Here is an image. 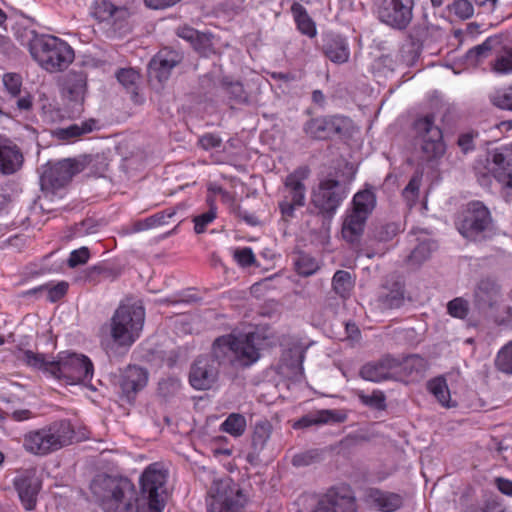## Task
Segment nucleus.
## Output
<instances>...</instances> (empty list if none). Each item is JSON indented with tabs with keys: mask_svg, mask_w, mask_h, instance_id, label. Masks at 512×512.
Returning <instances> with one entry per match:
<instances>
[{
	"mask_svg": "<svg viewBox=\"0 0 512 512\" xmlns=\"http://www.w3.org/2000/svg\"><path fill=\"white\" fill-rule=\"evenodd\" d=\"M166 473L158 463L150 464L140 477V493L126 478L106 477L101 497L104 512H162L165 507Z\"/></svg>",
	"mask_w": 512,
	"mask_h": 512,
	"instance_id": "nucleus-1",
	"label": "nucleus"
},
{
	"mask_svg": "<svg viewBox=\"0 0 512 512\" xmlns=\"http://www.w3.org/2000/svg\"><path fill=\"white\" fill-rule=\"evenodd\" d=\"M259 340L255 333L223 335L212 344L211 355H201L193 363L189 382L197 390L210 389L217 381L219 367H249L260 359Z\"/></svg>",
	"mask_w": 512,
	"mask_h": 512,
	"instance_id": "nucleus-2",
	"label": "nucleus"
},
{
	"mask_svg": "<svg viewBox=\"0 0 512 512\" xmlns=\"http://www.w3.org/2000/svg\"><path fill=\"white\" fill-rule=\"evenodd\" d=\"M21 360L29 367L74 385L92 380L94 366L89 357L75 352H60L57 359L31 350L23 351Z\"/></svg>",
	"mask_w": 512,
	"mask_h": 512,
	"instance_id": "nucleus-3",
	"label": "nucleus"
},
{
	"mask_svg": "<svg viewBox=\"0 0 512 512\" xmlns=\"http://www.w3.org/2000/svg\"><path fill=\"white\" fill-rule=\"evenodd\" d=\"M19 39L28 47L32 58L48 72L63 71L74 60L72 47L56 36L26 30Z\"/></svg>",
	"mask_w": 512,
	"mask_h": 512,
	"instance_id": "nucleus-4",
	"label": "nucleus"
},
{
	"mask_svg": "<svg viewBox=\"0 0 512 512\" xmlns=\"http://www.w3.org/2000/svg\"><path fill=\"white\" fill-rule=\"evenodd\" d=\"M144 320L145 310L140 303L122 302L110 320V339H102V345L107 351L113 345L130 348L140 337Z\"/></svg>",
	"mask_w": 512,
	"mask_h": 512,
	"instance_id": "nucleus-5",
	"label": "nucleus"
},
{
	"mask_svg": "<svg viewBox=\"0 0 512 512\" xmlns=\"http://www.w3.org/2000/svg\"><path fill=\"white\" fill-rule=\"evenodd\" d=\"M73 437L71 422L63 419L27 432L23 437V447L31 454L45 456L69 445Z\"/></svg>",
	"mask_w": 512,
	"mask_h": 512,
	"instance_id": "nucleus-6",
	"label": "nucleus"
},
{
	"mask_svg": "<svg viewBox=\"0 0 512 512\" xmlns=\"http://www.w3.org/2000/svg\"><path fill=\"white\" fill-rule=\"evenodd\" d=\"M376 206V195L371 189L358 191L352 200V208L346 211L341 229L342 238L354 245L360 242L369 215Z\"/></svg>",
	"mask_w": 512,
	"mask_h": 512,
	"instance_id": "nucleus-7",
	"label": "nucleus"
},
{
	"mask_svg": "<svg viewBox=\"0 0 512 512\" xmlns=\"http://www.w3.org/2000/svg\"><path fill=\"white\" fill-rule=\"evenodd\" d=\"M89 14L108 37H120L129 30L130 11L120 0H92Z\"/></svg>",
	"mask_w": 512,
	"mask_h": 512,
	"instance_id": "nucleus-8",
	"label": "nucleus"
},
{
	"mask_svg": "<svg viewBox=\"0 0 512 512\" xmlns=\"http://www.w3.org/2000/svg\"><path fill=\"white\" fill-rule=\"evenodd\" d=\"M89 14L108 37H120L129 30L130 11L120 0H92Z\"/></svg>",
	"mask_w": 512,
	"mask_h": 512,
	"instance_id": "nucleus-9",
	"label": "nucleus"
},
{
	"mask_svg": "<svg viewBox=\"0 0 512 512\" xmlns=\"http://www.w3.org/2000/svg\"><path fill=\"white\" fill-rule=\"evenodd\" d=\"M247 498L230 477L214 480L207 497L209 512H244Z\"/></svg>",
	"mask_w": 512,
	"mask_h": 512,
	"instance_id": "nucleus-10",
	"label": "nucleus"
},
{
	"mask_svg": "<svg viewBox=\"0 0 512 512\" xmlns=\"http://www.w3.org/2000/svg\"><path fill=\"white\" fill-rule=\"evenodd\" d=\"M310 170L307 166H300L289 173L283 180V186L279 189V210L283 218H293L295 210L303 207L306 202L305 181Z\"/></svg>",
	"mask_w": 512,
	"mask_h": 512,
	"instance_id": "nucleus-11",
	"label": "nucleus"
},
{
	"mask_svg": "<svg viewBox=\"0 0 512 512\" xmlns=\"http://www.w3.org/2000/svg\"><path fill=\"white\" fill-rule=\"evenodd\" d=\"M491 214L486 206L479 201L467 204L456 225L459 233L466 239L477 241L485 237L490 228Z\"/></svg>",
	"mask_w": 512,
	"mask_h": 512,
	"instance_id": "nucleus-12",
	"label": "nucleus"
},
{
	"mask_svg": "<svg viewBox=\"0 0 512 512\" xmlns=\"http://www.w3.org/2000/svg\"><path fill=\"white\" fill-rule=\"evenodd\" d=\"M352 129V120L342 115L319 116L308 120L303 126L306 136L315 140H327L335 135L346 136Z\"/></svg>",
	"mask_w": 512,
	"mask_h": 512,
	"instance_id": "nucleus-13",
	"label": "nucleus"
},
{
	"mask_svg": "<svg viewBox=\"0 0 512 512\" xmlns=\"http://www.w3.org/2000/svg\"><path fill=\"white\" fill-rule=\"evenodd\" d=\"M312 512H358L355 492L345 483L333 485L319 497Z\"/></svg>",
	"mask_w": 512,
	"mask_h": 512,
	"instance_id": "nucleus-14",
	"label": "nucleus"
},
{
	"mask_svg": "<svg viewBox=\"0 0 512 512\" xmlns=\"http://www.w3.org/2000/svg\"><path fill=\"white\" fill-rule=\"evenodd\" d=\"M82 169V163L74 159H63L54 164H48L40 177L41 188L55 193L65 187Z\"/></svg>",
	"mask_w": 512,
	"mask_h": 512,
	"instance_id": "nucleus-15",
	"label": "nucleus"
},
{
	"mask_svg": "<svg viewBox=\"0 0 512 512\" xmlns=\"http://www.w3.org/2000/svg\"><path fill=\"white\" fill-rule=\"evenodd\" d=\"M418 137H421L423 160L433 162L445 153V144L441 129L434 124L433 116L418 119Z\"/></svg>",
	"mask_w": 512,
	"mask_h": 512,
	"instance_id": "nucleus-16",
	"label": "nucleus"
},
{
	"mask_svg": "<svg viewBox=\"0 0 512 512\" xmlns=\"http://www.w3.org/2000/svg\"><path fill=\"white\" fill-rule=\"evenodd\" d=\"M346 197L344 184L336 179L325 178L313 192L312 201L322 213L334 214Z\"/></svg>",
	"mask_w": 512,
	"mask_h": 512,
	"instance_id": "nucleus-17",
	"label": "nucleus"
},
{
	"mask_svg": "<svg viewBox=\"0 0 512 512\" xmlns=\"http://www.w3.org/2000/svg\"><path fill=\"white\" fill-rule=\"evenodd\" d=\"M414 0H384L377 9L378 19L391 27L404 29L413 16Z\"/></svg>",
	"mask_w": 512,
	"mask_h": 512,
	"instance_id": "nucleus-18",
	"label": "nucleus"
},
{
	"mask_svg": "<svg viewBox=\"0 0 512 512\" xmlns=\"http://www.w3.org/2000/svg\"><path fill=\"white\" fill-rule=\"evenodd\" d=\"M502 300V288L498 281L491 277L480 279L473 290V304L475 308L488 313L496 311Z\"/></svg>",
	"mask_w": 512,
	"mask_h": 512,
	"instance_id": "nucleus-19",
	"label": "nucleus"
},
{
	"mask_svg": "<svg viewBox=\"0 0 512 512\" xmlns=\"http://www.w3.org/2000/svg\"><path fill=\"white\" fill-rule=\"evenodd\" d=\"M512 151L496 149L487 159V170L504 188L512 189Z\"/></svg>",
	"mask_w": 512,
	"mask_h": 512,
	"instance_id": "nucleus-20",
	"label": "nucleus"
},
{
	"mask_svg": "<svg viewBox=\"0 0 512 512\" xmlns=\"http://www.w3.org/2000/svg\"><path fill=\"white\" fill-rule=\"evenodd\" d=\"M14 486L19 499L28 511L33 510L37 503V495L41 489V481L35 470H25L14 478Z\"/></svg>",
	"mask_w": 512,
	"mask_h": 512,
	"instance_id": "nucleus-21",
	"label": "nucleus"
},
{
	"mask_svg": "<svg viewBox=\"0 0 512 512\" xmlns=\"http://www.w3.org/2000/svg\"><path fill=\"white\" fill-rule=\"evenodd\" d=\"M87 88V78L83 72H70L63 83V96L71 106L73 114L83 111V103Z\"/></svg>",
	"mask_w": 512,
	"mask_h": 512,
	"instance_id": "nucleus-22",
	"label": "nucleus"
},
{
	"mask_svg": "<svg viewBox=\"0 0 512 512\" xmlns=\"http://www.w3.org/2000/svg\"><path fill=\"white\" fill-rule=\"evenodd\" d=\"M180 62V56L177 52L167 48L160 50L150 61L148 66V76L151 81L157 80L159 83L166 81L172 69Z\"/></svg>",
	"mask_w": 512,
	"mask_h": 512,
	"instance_id": "nucleus-23",
	"label": "nucleus"
},
{
	"mask_svg": "<svg viewBox=\"0 0 512 512\" xmlns=\"http://www.w3.org/2000/svg\"><path fill=\"white\" fill-rule=\"evenodd\" d=\"M401 366V362L391 356H385L379 361L369 362L362 366L360 376L367 381L382 382L389 379L394 370Z\"/></svg>",
	"mask_w": 512,
	"mask_h": 512,
	"instance_id": "nucleus-24",
	"label": "nucleus"
},
{
	"mask_svg": "<svg viewBox=\"0 0 512 512\" xmlns=\"http://www.w3.org/2000/svg\"><path fill=\"white\" fill-rule=\"evenodd\" d=\"M147 382V370L136 365H130L121 375L120 387L127 400L131 401L147 385Z\"/></svg>",
	"mask_w": 512,
	"mask_h": 512,
	"instance_id": "nucleus-25",
	"label": "nucleus"
},
{
	"mask_svg": "<svg viewBox=\"0 0 512 512\" xmlns=\"http://www.w3.org/2000/svg\"><path fill=\"white\" fill-rule=\"evenodd\" d=\"M24 157L19 147L7 138L0 137V174L12 175L23 165Z\"/></svg>",
	"mask_w": 512,
	"mask_h": 512,
	"instance_id": "nucleus-26",
	"label": "nucleus"
},
{
	"mask_svg": "<svg viewBox=\"0 0 512 512\" xmlns=\"http://www.w3.org/2000/svg\"><path fill=\"white\" fill-rule=\"evenodd\" d=\"M366 502L381 512H394L403 504L401 495L372 488L367 492Z\"/></svg>",
	"mask_w": 512,
	"mask_h": 512,
	"instance_id": "nucleus-27",
	"label": "nucleus"
},
{
	"mask_svg": "<svg viewBox=\"0 0 512 512\" xmlns=\"http://www.w3.org/2000/svg\"><path fill=\"white\" fill-rule=\"evenodd\" d=\"M323 50L326 57L333 63H345L350 57V49L347 39L338 34L328 35L325 38Z\"/></svg>",
	"mask_w": 512,
	"mask_h": 512,
	"instance_id": "nucleus-28",
	"label": "nucleus"
},
{
	"mask_svg": "<svg viewBox=\"0 0 512 512\" xmlns=\"http://www.w3.org/2000/svg\"><path fill=\"white\" fill-rule=\"evenodd\" d=\"M346 419L347 415L343 411L324 409L303 416L294 424V427L307 428L313 425L343 423Z\"/></svg>",
	"mask_w": 512,
	"mask_h": 512,
	"instance_id": "nucleus-29",
	"label": "nucleus"
},
{
	"mask_svg": "<svg viewBox=\"0 0 512 512\" xmlns=\"http://www.w3.org/2000/svg\"><path fill=\"white\" fill-rule=\"evenodd\" d=\"M291 13L293 15L294 21L297 25L298 30L310 37L313 38L317 34V29L315 22L309 16L306 8L298 2H294L291 6Z\"/></svg>",
	"mask_w": 512,
	"mask_h": 512,
	"instance_id": "nucleus-30",
	"label": "nucleus"
},
{
	"mask_svg": "<svg viewBox=\"0 0 512 512\" xmlns=\"http://www.w3.org/2000/svg\"><path fill=\"white\" fill-rule=\"evenodd\" d=\"M502 38L500 36L488 37L483 43L471 48L466 54L467 60L472 64H477L490 56L491 52H496L500 47Z\"/></svg>",
	"mask_w": 512,
	"mask_h": 512,
	"instance_id": "nucleus-31",
	"label": "nucleus"
},
{
	"mask_svg": "<svg viewBox=\"0 0 512 512\" xmlns=\"http://www.w3.org/2000/svg\"><path fill=\"white\" fill-rule=\"evenodd\" d=\"M273 427L268 420L257 421L252 432V449L254 454L259 455L266 447L271 438Z\"/></svg>",
	"mask_w": 512,
	"mask_h": 512,
	"instance_id": "nucleus-32",
	"label": "nucleus"
},
{
	"mask_svg": "<svg viewBox=\"0 0 512 512\" xmlns=\"http://www.w3.org/2000/svg\"><path fill=\"white\" fill-rule=\"evenodd\" d=\"M96 122L93 119L83 121L79 124H71L67 127L58 128L54 135L60 140L70 141L82 135L88 134L94 130Z\"/></svg>",
	"mask_w": 512,
	"mask_h": 512,
	"instance_id": "nucleus-33",
	"label": "nucleus"
},
{
	"mask_svg": "<svg viewBox=\"0 0 512 512\" xmlns=\"http://www.w3.org/2000/svg\"><path fill=\"white\" fill-rule=\"evenodd\" d=\"M427 388L443 407L450 408L456 406L451 400L448 385L443 377H436L430 380L427 383Z\"/></svg>",
	"mask_w": 512,
	"mask_h": 512,
	"instance_id": "nucleus-34",
	"label": "nucleus"
},
{
	"mask_svg": "<svg viewBox=\"0 0 512 512\" xmlns=\"http://www.w3.org/2000/svg\"><path fill=\"white\" fill-rule=\"evenodd\" d=\"M176 208L170 207L163 211L157 212L146 219L139 221L135 224V231H143L159 226H163L169 223V220L175 216Z\"/></svg>",
	"mask_w": 512,
	"mask_h": 512,
	"instance_id": "nucleus-35",
	"label": "nucleus"
},
{
	"mask_svg": "<svg viewBox=\"0 0 512 512\" xmlns=\"http://www.w3.org/2000/svg\"><path fill=\"white\" fill-rule=\"evenodd\" d=\"M247 427L246 418L240 413H231L220 424V430L237 438L242 436Z\"/></svg>",
	"mask_w": 512,
	"mask_h": 512,
	"instance_id": "nucleus-36",
	"label": "nucleus"
},
{
	"mask_svg": "<svg viewBox=\"0 0 512 512\" xmlns=\"http://www.w3.org/2000/svg\"><path fill=\"white\" fill-rule=\"evenodd\" d=\"M332 287L334 292L341 298H348L354 287V280L350 272L345 270L336 271L332 278Z\"/></svg>",
	"mask_w": 512,
	"mask_h": 512,
	"instance_id": "nucleus-37",
	"label": "nucleus"
},
{
	"mask_svg": "<svg viewBox=\"0 0 512 512\" xmlns=\"http://www.w3.org/2000/svg\"><path fill=\"white\" fill-rule=\"evenodd\" d=\"M496 58L492 64V69L498 74L512 73V46H502L496 50Z\"/></svg>",
	"mask_w": 512,
	"mask_h": 512,
	"instance_id": "nucleus-38",
	"label": "nucleus"
},
{
	"mask_svg": "<svg viewBox=\"0 0 512 512\" xmlns=\"http://www.w3.org/2000/svg\"><path fill=\"white\" fill-rule=\"evenodd\" d=\"M294 263L297 273L304 277L315 274L320 268L319 261L315 257L304 252L297 255Z\"/></svg>",
	"mask_w": 512,
	"mask_h": 512,
	"instance_id": "nucleus-39",
	"label": "nucleus"
},
{
	"mask_svg": "<svg viewBox=\"0 0 512 512\" xmlns=\"http://www.w3.org/2000/svg\"><path fill=\"white\" fill-rule=\"evenodd\" d=\"M207 203L209 205V210L195 216L193 218L194 222V231L197 234H201L205 232L206 227L211 224L217 217V207L213 198L208 197Z\"/></svg>",
	"mask_w": 512,
	"mask_h": 512,
	"instance_id": "nucleus-40",
	"label": "nucleus"
},
{
	"mask_svg": "<svg viewBox=\"0 0 512 512\" xmlns=\"http://www.w3.org/2000/svg\"><path fill=\"white\" fill-rule=\"evenodd\" d=\"M357 397L360 402L370 408L376 410H384L386 407V397L380 390H374L371 394H366L360 390L357 392Z\"/></svg>",
	"mask_w": 512,
	"mask_h": 512,
	"instance_id": "nucleus-41",
	"label": "nucleus"
},
{
	"mask_svg": "<svg viewBox=\"0 0 512 512\" xmlns=\"http://www.w3.org/2000/svg\"><path fill=\"white\" fill-rule=\"evenodd\" d=\"M447 9L460 20L470 19L474 15L473 2L469 0H454Z\"/></svg>",
	"mask_w": 512,
	"mask_h": 512,
	"instance_id": "nucleus-42",
	"label": "nucleus"
},
{
	"mask_svg": "<svg viewBox=\"0 0 512 512\" xmlns=\"http://www.w3.org/2000/svg\"><path fill=\"white\" fill-rule=\"evenodd\" d=\"M223 88L225 93L231 100L236 103L242 104L248 101V94L245 91L243 84L239 81H224Z\"/></svg>",
	"mask_w": 512,
	"mask_h": 512,
	"instance_id": "nucleus-43",
	"label": "nucleus"
},
{
	"mask_svg": "<svg viewBox=\"0 0 512 512\" xmlns=\"http://www.w3.org/2000/svg\"><path fill=\"white\" fill-rule=\"evenodd\" d=\"M496 368L505 373L512 374V341L498 352L495 359Z\"/></svg>",
	"mask_w": 512,
	"mask_h": 512,
	"instance_id": "nucleus-44",
	"label": "nucleus"
},
{
	"mask_svg": "<svg viewBox=\"0 0 512 512\" xmlns=\"http://www.w3.org/2000/svg\"><path fill=\"white\" fill-rule=\"evenodd\" d=\"M491 102L500 109L512 111V84L497 90L491 96Z\"/></svg>",
	"mask_w": 512,
	"mask_h": 512,
	"instance_id": "nucleus-45",
	"label": "nucleus"
},
{
	"mask_svg": "<svg viewBox=\"0 0 512 512\" xmlns=\"http://www.w3.org/2000/svg\"><path fill=\"white\" fill-rule=\"evenodd\" d=\"M116 77L121 85L127 90L134 92L140 75L133 68H123L117 72Z\"/></svg>",
	"mask_w": 512,
	"mask_h": 512,
	"instance_id": "nucleus-46",
	"label": "nucleus"
},
{
	"mask_svg": "<svg viewBox=\"0 0 512 512\" xmlns=\"http://www.w3.org/2000/svg\"><path fill=\"white\" fill-rule=\"evenodd\" d=\"M181 389V382L178 378L168 377L162 379L158 384V392L164 398L176 395Z\"/></svg>",
	"mask_w": 512,
	"mask_h": 512,
	"instance_id": "nucleus-47",
	"label": "nucleus"
},
{
	"mask_svg": "<svg viewBox=\"0 0 512 512\" xmlns=\"http://www.w3.org/2000/svg\"><path fill=\"white\" fill-rule=\"evenodd\" d=\"M68 288V283L65 281H61L58 282L56 285L47 284L41 286L39 289L47 291V298L50 302H57L66 295Z\"/></svg>",
	"mask_w": 512,
	"mask_h": 512,
	"instance_id": "nucleus-48",
	"label": "nucleus"
},
{
	"mask_svg": "<svg viewBox=\"0 0 512 512\" xmlns=\"http://www.w3.org/2000/svg\"><path fill=\"white\" fill-rule=\"evenodd\" d=\"M3 84L12 97H18L21 92L22 78L16 73H6L3 76Z\"/></svg>",
	"mask_w": 512,
	"mask_h": 512,
	"instance_id": "nucleus-49",
	"label": "nucleus"
},
{
	"mask_svg": "<svg viewBox=\"0 0 512 512\" xmlns=\"http://www.w3.org/2000/svg\"><path fill=\"white\" fill-rule=\"evenodd\" d=\"M448 313L455 318L464 319L468 315V302L461 298H455L447 304Z\"/></svg>",
	"mask_w": 512,
	"mask_h": 512,
	"instance_id": "nucleus-50",
	"label": "nucleus"
},
{
	"mask_svg": "<svg viewBox=\"0 0 512 512\" xmlns=\"http://www.w3.org/2000/svg\"><path fill=\"white\" fill-rule=\"evenodd\" d=\"M402 198L411 211L416 205V171L411 176L409 183L402 191Z\"/></svg>",
	"mask_w": 512,
	"mask_h": 512,
	"instance_id": "nucleus-51",
	"label": "nucleus"
},
{
	"mask_svg": "<svg viewBox=\"0 0 512 512\" xmlns=\"http://www.w3.org/2000/svg\"><path fill=\"white\" fill-rule=\"evenodd\" d=\"M89 258H90L89 249L87 247L83 246L79 249L73 250L70 253L69 258L67 260V264L70 268H75L79 265H83V264L87 263Z\"/></svg>",
	"mask_w": 512,
	"mask_h": 512,
	"instance_id": "nucleus-52",
	"label": "nucleus"
},
{
	"mask_svg": "<svg viewBox=\"0 0 512 512\" xmlns=\"http://www.w3.org/2000/svg\"><path fill=\"white\" fill-rule=\"evenodd\" d=\"M436 248L437 244L432 239L418 237V261L428 259Z\"/></svg>",
	"mask_w": 512,
	"mask_h": 512,
	"instance_id": "nucleus-53",
	"label": "nucleus"
},
{
	"mask_svg": "<svg viewBox=\"0 0 512 512\" xmlns=\"http://www.w3.org/2000/svg\"><path fill=\"white\" fill-rule=\"evenodd\" d=\"M234 258L242 267H249L255 262V255L250 247L237 249L234 253Z\"/></svg>",
	"mask_w": 512,
	"mask_h": 512,
	"instance_id": "nucleus-54",
	"label": "nucleus"
},
{
	"mask_svg": "<svg viewBox=\"0 0 512 512\" xmlns=\"http://www.w3.org/2000/svg\"><path fill=\"white\" fill-rule=\"evenodd\" d=\"M317 457L318 453L316 450L305 451L295 454L292 458V464L295 467L308 466L314 463Z\"/></svg>",
	"mask_w": 512,
	"mask_h": 512,
	"instance_id": "nucleus-55",
	"label": "nucleus"
},
{
	"mask_svg": "<svg viewBox=\"0 0 512 512\" xmlns=\"http://www.w3.org/2000/svg\"><path fill=\"white\" fill-rule=\"evenodd\" d=\"M177 35L190 42L195 48L197 47V42L200 39V34L197 30L189 26H182L177 29Z\"/></svg>",
	"mask_w": 512,
	"mask_h": 512,
	"instance_id": "nucleus-56",
	"label": "nucleus"
},
{
	"mask_svg": "<svg viewBox=\"0 0 512 512\" xmlns=\"http://www.w3.org/2000/svg\"><path fill=\"white\" fill-rule=\"evenodd\" d=\"M221 142H222V140L219 136H217L215 134H211V133L203 135L202 137L199 138V141H198L199 145L204 150L218 148L221 146Z\"/></svg>",
	"mask_w": 512,
	"mask_h": 512,
	"instance_id": "nucleus-57",
	"label": "nucleus"
},
{
	"mask_svg": "<svg viewBox=\"0 0 512 512\" xmlns=\"http://www.w3.org/2000/svg\"><path fill=\"white\" fill-rule=\"evenodd\" d=\"M401 57L407 66H413L416 63V50L413 41L403 45Z\"/></svg>",
	"mask_w": 512,
	"mask_h": 512,
	"instance_id": "nucleus-58",
	"label": "nucleus"
},
{
	"mask_svg": "<svg viewBox=\"0 0 512 512\" xmlns=\"http://www.w3.org/2000/svg\"><path fill=\"white\" fill-rule=\"evenodd\" d=\"M403 299V288L400 284H395L391 294L386 297V302L390 307L399 306Z\"/></svg>",
	"mask_w": 512,
	"mask_h": 512,
	"instance_id": "nucleus-59",
	"label": "nucleus"
},
{
	"mask_svg": "<svg viewBox=\"0 0 512 512\" xmlns=\"http://www.w3.org/2000/svg\"><path fill=\"white\" fill-rule=\"evenodd\" d=\"M458 145L464 153L474 149V135L472 133L461 134L458 138Z\"/></svg>",
	"mask_w": 512,
	"mask_h": 512,
	"instance_id": "nucleus-60",
	"label": "nucleus"
},
{
	"mask_svg": "<svg viewBox=\"0 0 512 512\" xmlns=\"http://www.w3.org/2000/svg\"><path fill=\"white\" fill-rule=\"evenodd\" d=\"M181 0H144L145 5L154 10L165 9L174 6Z\"/></svg>",
	"mask_w": 512,
	"mask_h": 512,
	"instance_id": "nucleus-61",
	"label": "nucleus"
},
{
	"mask_svg": "<svg viewBox=\"0 0 512 512\" xmlns=\"http://www.w3.org/2000/svg\"><path fill=\"white\" fill-rule=\"evenodd\" d=\"M495 485L501 493L508 495V496H512V481L511 480H508V479H505L502 477H497L495 479Z\"/></svg>",
	"mask_w": 512,
	"mask_h": 512,
	"instance_id": "nucleus-62",
	"label": "nucleus"
},
{
	"mask_svg": "<svg viewBox=\"0 0 512 512\" xmlns=\"http://www.w3.org/2000/svg\"><path fill=\"white\" fill-rule=\"evenodd\" d=\"M16 104L20 110H29L32 106V97L29 94L19 97Z\"/></svg>",
	"mask_w": 512,
	"mask_h": 512,
	"instance_id": "nucleus-63",
	"label": "nucleus"
},
{
	"mask_svg": "<svg viewBox=\"0 0 512 512\" xmlns=\"http://www.w3.org/2000/svg\"><path fill=\"white\" fill-rule=\"evenodd\" d=\"M414 168V160L411 157H408L405 163L399 168V174L395 175V177L402 176L408 170H412Z\"/></svg>",
	"mask_w": 512,
	"mask_h": 512,
	"instance_id": "nucleus-64",
	"label": "nucleus"
}]
</instances>
